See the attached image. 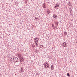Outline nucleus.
Segmentation results:
<instances>
[{
  "label": "nucleus",
  "mask_w": 77,
  "mask_h": 77,
  "mask_svg": "<svg viewBox=\"0 0 77 77\" xmlns=\"http://www.w3.org/2000/svg\"><path fill=\"white\" fill-rule=\"evenodd\" d=\"M32 47H35V45H32Z\"/></svg>",
  "instance_id": "4be33fe9"
},
{
  "label": "nucleus",
  "mask_w": 77,
  "mask_h": 77,
  "mask_svg": "<svg viewBox=\"0 0 77 77\" xmlns=\"http://www.w3.org/2000/svg\"><path fill=\"white\" fill-rule=\"evenodd\" d=\"M56 6H54V9H58L59 8V4H56Z\"/></svg>",
  "instance_id": "7ed1b4c3"
},
{
  "label": "nucleus",
  "mask_w": 77,
  "mask_h": 77,
  "mask_svg": "<svg viewBox=\"0 0 77 77\" xmlns=\"http://www.w3.org/2000/svg\"><path fill=\"white\" fill-rule=\"evenodd\" d=\"M24 69L23 67H20V72H24Z\"/></svg>",
  "instance_id": "20e7f679"
},
{
  "label": "nucleus",
  "mask_w": 77,
  "mask_h": 77,
  "mask_svg": "<svg viewBox=\"0 0 77 77\" xmlns=\"http://www.w3.org/2000/svg\"><path fill=\"white\" fill-rule=\"evenodd\" d=\"M56 24L57 26V25H58V23L57 22H56Z\"/></svg>",
  "instance_id": "a211bd4d"
},
{
  "label": "nucleus",
  "mask_w": 77,
  "mask_h": 77,
  "mask_svg": "<svg viewBox=\"0 0 77 77\" xmlns=\"http://www.w3.org/2000/svg\"><path fill=\"white\" fill-rule=\"evenodd\" d=\"M38 38H35V39L34 40V41H37V40H38Z\"/></svg>",
  "instance_id": "dca6fc26"
},
{
  "label": "nucleus",
  "mask_w": 77,
  "mask_h": 77,
  "mask_svg": "<svg viewBox=\"0 0 77 77\" xmlns=\"http://www.w3.org/2000/svg\"><path fill=\"white\" fill-rule=\"evenodd\" d=\"M38 42H37L35 43V45H38Z\"/></svg>",
  "instance_id": "412c9836"
},
{
  "label": "nucleus",
  "mask_w": 77,
  "mask_h": 77,
  "mask_svg": "<svg viewBox=\"0 0 77 77\" xmlns=\"http://www.w3.org/2000/svg\"><path fill=\"white\" fill-rule=\"evenodd\" d=\"M35 42V43H36V42Z\"/></svg>",
  "instance_id": "b1692460"
},
{
  "label": "nucleus",
  "mask_w": 77,
  "mask_h": 77,
  "mask_svg": "<svg viewBox=\"0 0 77 77\" xmlns=\"http://www.w3.org/2000/svg\"><path fill=\"white\" fill-rule=\"evenodd\" d=\"M50 11L49 10L47 11V13L48 14H50Z\"/></svg>",
  "instance_id": "2eb2a0df"
},
{
  "label": "nucleus",
  "mask_w": 77,
  "mask_h": 77,
  "mask_svg": "<svg viewBox=\"0 0 77 77\" xmlns=\"http://www.w3.org/2000/svg\"><path fill=\"white\" fill-rule=\"evenodd\" d=\"M63 44L62 45L63 46V47H67V45H66V42H64L63 43Z\"/></svg>",
  "instance_id": "f03ea898"
},
{
  "label": "nucleus",
  "mask_w": 77,
  "mask_h": 77,
  "mask_svg": "<svg viewBox=\"0 0 77 77\" xmlns=\"http://www.w3.org/2000/svg\"><path fill=\"white\" fill-rule=\"evenodd\" d=\"M64 35H68V33L66 32H64Z\"/></svg>",
  "instance_id": "1a4fd4ad"
},
{
  "label": "nucleus",
  "mask_w": 77,
  "mask_h": 77,
  "mask_svg": "<svg viewBox=\"0 0 77 77\" xmlns=\"http://www.w3.org/2000/svg\"><path fill=\"white\" fill-rule=\"evenodd\" d=\"M13 60H14V62H17L18 61V59L17 57L14 58Z\"/></svg>",
  "instance_id": "f257e3e1"
},
{
  "label": "nucleus",
  "mask_w": 77,
  "mask_h": 77,
  "mask_svg": "<svg viewBox=\"0 0 77 77\" xmlns=\"http://www.w3.org/2000/svg\"><path fill=\"white\" fill-rule=\"evenodd\" d=\"M10 58V60H14V57H10L9 58Z\"/></svg>",
  "instance_id": "9d476101"
},
{
  "label": "nucleus",
  "mask_w": 77,
  "mask_h": 77,
  "mask_svg": "<svg viewBox=\"0 0 77 77\" xmlns=\"http://www.w3.org/2000/svg\"><path fill=\"white\" fill-rule=\"evenodd\" d=\"M20 60L21 62H23V60Z\"/></svg>",
  "instance_id": "5701e85b"
},
{
  "label": "nucleus",
  "mask_w": 77,
  "mask_h": 77,
  "mask_svg": "<svg viewBox=\"0 0 77 77\" xmlns=\"http://www.w3.org/2000/svg\"><path fill=\"white\" fill-rule=\"evenodd\" d=\"M67 76H69V73H67Z\"/></svg>",
  "instance_id": "6ab92c4d"
},
{
  "label": "nucleus",
  "mask_w": 77,
  "mask_h": 77,
  "mask_svg": "<svg viewBox=\"0 0 77 77\" xmlns=\"http://www.w3.org/2000/svg\"><path fill=\"white\" fill-rule=\"evenodd\" d=\"M38 41H39V39H38L37 40L34 41V42H36L38 43Z\"/></svg>",
  "instance_id": "4468645a"
},
{
  "label": "nucleus",
  "mask_w": 77,
  "mask_h": 77,
  "mask_svg": "<svg viewBox=\"0 0 77 77\" xmlns=\"http://www.w3.org/2000/svg\"><path fill=\"white\" fill-rule=\"evenodd\" d=\"M46 68H49V65H47L46 66Z\"/></svg>",
  "instance_id": "f3484780"
},
{
  "label": "nucleus",
  "mask_w": 77,
  "mask_h": 77,
  "mask_svg": "<svg viewBox=\"0 0 77 77\" xmlns=\"http://www.w3.org/2000/svg\"><path fill=\"white\" fill-rule=\"evenodd\" d=\"M68 5L70 6H71V3L69 2L68 3Z\"/></svg>",
  "instance_id": "f8f14e48"
},
{
  "label": "nucleus",
  "mask_w": 77,
  "mask_h": 77,
  "mask_svg": "<svg viewBox=\"0 0 77 77\" xmlns=\"http://www.w3.org/2000/svg\"><path fill=\"white\" fill-rule=\"evenodd\" d=\"M47 65H48V63H46V64L45 65V66L46 68L47 67Z\"/></svg>",
  "instance_id": "6e6552de"
},
{
  "label": "nucleus",
  "mask_w": 77,
  "mask_h": 77,
  "mask_svg": "<svg viewBox=\"0 0 77 77\" xmlns=\"http://www.w3.org/2000/svg\"><path fill=\"white\" fill-rule=\"evenodd\" d=\"M53 17L54 18H55V19H57V16L56 15V14H54L53 16Z\"/></svg>",
  "instance_id": "423d86ee"
},
{
  "label": "nucleus",
  "mask_w": 77,
  "mask_h": 77,
  "mask_svg": "<svg viewBox=\"0 0 77 77\" xmlns=\"http://www.w3.org/2000/svg\"><path fill=\"white\" fill-rule=\"evenodd\" d=\"M10 60V62H12V61H13V60Z\"/></svg>",
  "instance_id": "aec40b11"
},
{
  "label": "nucleus",
  "mask_w": 77,
  "mask_h": 77,
  "mask_svg": "<svg viewBox=\"0 0 77 77\" xmlns=\"http://www.w3.org/2000/svg\"><path fill=\"white\" fill-rule=\"evenodd\" d=\"M52 26L53 28L54 29H55V28H54V24H52Z\"/></svg>",
  "instance_id": "ddd939ff"
},
{
  "label": "nucleus",
  "mask_w": 77,
  "mask_h": 77,
  "mask_svg": "<svg viewBox=\"0 0 77 77\" xmlns=\"http://www.w3.org/2000/svg\"><path fill=\"white\" fill-rule=\"evenodd\" d=\"M54 66H53V65H52L51 66V69H52V70H53V69H54Z\"/></svg>",
  "instance_id": "39448f33"
},
{
  "label": "nucleus",
  "mask_w": 77,
  "mask_h": 77,
  "mask_svg": "<svg viewBox=\"0 0 77 77\" xmlns=\"http://www.w3.org/2000/svg\"><path fill=\"white\" fill-rule=\"evenodd\" d=\"M40 47V48H42V47H43V45H41L39 46Z\"/></svg>",
  "instance_id": "9b49d317"
},
{
  "label": "nucleus",
  "mask_w": 77,
  "mask_h": 77,
  "mask_svg": "<svg viewBox=\"0 0 77 77\" xmlns=\"http://www.w3.org/2000/svg\"><path fill=\"white\" fill-rule=\"evenodd\" d=\"M43 7L44 8H46L45 6V4L44 3L43 5Z\"/></svg>",
  "instance_id": "0eeeda50"
}]
</instances>
